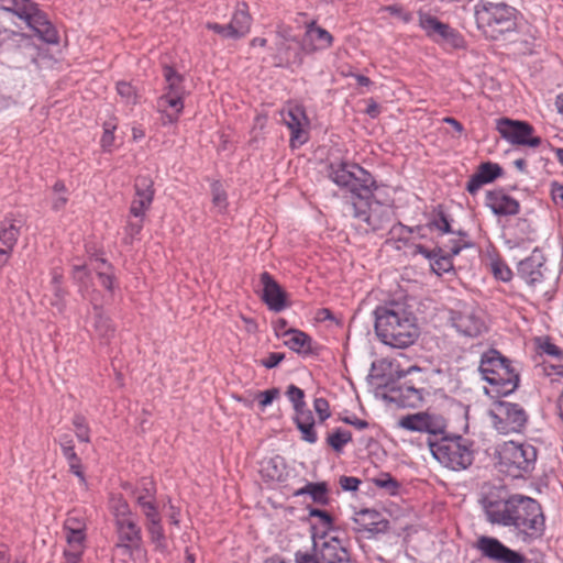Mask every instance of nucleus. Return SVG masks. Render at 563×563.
<instances>
[{"instance_id": "412c9836", "label": "nucleus", "mask_w": 563, "mask_h": 563, "mask_svg": "<svg viewBox=\"0 0 563 563\" xmlns=\"http://www.w3.org/2000/svg\"><path fill=\"white\" fill-rule=\"evenodd\" d=\"M307 48V44L302 40L298 41L296 37L280 42L275 55V65L286 68L301 66L303 64V56L308 55Z\"/></svg>"}, {"instance_id": "338daca9", "label": "nucleus", "mask_w": 563, "mask_h": 563, "mask_svg": "<svg viewBox=\"0 0 563 563\" xmlns=\"http://www.w3.org/2000/svg\"><path fill=\"white\" fill-rule=\"evenodd\" d=\"M286 355L284 353L272 352L268 354L266 358L260 361L261 365L271 369L276 367L279 363L285 360Z\"/></svg>"}, {"instance_id": "4be33fe9", "label": "nucleus", "mask_w": 563, "mask_h": 563, "mask_svg": "<svg viewBox=\"0 0 563 563\" xmlns=\"http://www.w3.org/2000/svg\"><path fill=\"white\" fill-rule=\"evenodd\" d=\"M485 206L498 217H510L520 212L519 201L507 195L504 188L486 191Z\"/></svg>"}, {"instance_id": "864d4df0", "label": "nucleus", "mask_w": 563, "mask_h": 563, "mask_svg": "<svg viewBox=\"0 0 563 563\" xmlns=\"http://www.w3.org/2000/svg\"><path fill=\"white\" fill-rule=\"evenodd\" d=\"M136 505L140 507L141 511L145 518V521L162 517L159 514V510H158V503H157L156 498L154 500H150V501H141V503H137Z\"/></svg>"}, {"instance_id": "9d476101", "label": "nucleus", "mask_w": 563, "mask_h": 563, "mask_svg": "<svg viewBox=\"0 0 563 563\" xmlns=\"http://www.w3.org/2000/svg\"><path fill=\"white\" fill-rule=\"evenodd\" d=\"M0 54L15 68L36 64L40 48L32 36L13 30L0 31Z\"/></svg>"}, {"instance_id": "603ef678", "label": "nucleus", "mask_w": 563, "mask_h": 563, "mask_svg": "<svg viewBox=\"0 0 563 563\" xmlns=\"http://www.w3.org/2000/svg\"><path fill=\"white\" fill-rule=\"evenodd\" d=\"M313 409L318 416V423L320 424L331 417L330 404L323 397L314 398Z\"/></svg>"}, {"instance_id": "cd10ccee", "label": "nucleus", "mask_w": 563, "mask_h": 563, "mask_svg": "<svg viewBox=\"0 0 563 563\" xmlns=\"http://www.w3.org/2000/svg\"><path fill=\"white\" fill-rule=\"evenodd\" d=\"M294 423L301 433V439L310 444L318 441V433L316 431V423L313 413L311 410L303 411L295 415L292 418Z\"/></svg>"}, {"instance_id": "dca6fc26", "label": "nucleus", "mask_w": 563, "mask_h": 563, "mask_svg": "<svg viewBox=\"0 0 563 563\" xmlns=\"http://www.w3.org/2000/svg\"><path fill=\"white\" fill-rule=\"evenodd\" d=\"M475 547L483 558L495 563H523L526 561L523 554L506 547L501 541L494 537H479Z\"/></svg>"}, {"instance_id": "a19ab883", "label": "nucleus", "mask_w": 563, "mask_h": 563, "mask_svg": "<svg viewBox=\"0 0 563 563\" xmlns=\"http://www.w3.org/2000/svg\"><path fill=\"white\" fill-rule=\"evenodd\" d=\"M352 433L347 430L336 428L327 437V444L336 453H341L344 446L352 442Z\"/></svg>"}, {"instance_id": "f8f14e48", "label": "nucleus", "mask_w": 563, "mask_h": 563, "mask_svg": "<svg viewBox=\"0 0 563 563\" xmlns=\"http://www.w3.org/2000/svg\"><path fill=\"white\" fill-rule=\"evenodd\" d=\"M489 417L494 428L503 434L520 433L528 423L525 408L507 400L495 401L489 410Z\"/></svg>"}, {"instance_id": "c756f323", "label": "nucleus", "mask_w": 563, "mask_h": 563, "mask_svg": "<svg viewBox=\"0 0 563 563\" xmlns=\"http://www.w3.org/2000/svg\"><path fill=\"white\" fill-rule=\"evenodd\" d=\"M309 517L318 519V523L311 525V537L324 531L327 533L338 534V529L334 527V519L327 510L310 507Z\"/></svg>"}, {"instance_id": "58836bf2", "label": "nucleus", "mask_w": 563, "mask_h": 563, "mask_svg": "<svg viewBox=\"0 0 563 563\" xmlns=\"http://www.w3.org/2000/svg\"><path fill=\"white\" fill-rule=\"evenodd\" d=\"M452 218L448 214L442 206H438L427 223L430 230H437L441 234L453 233L451 228Z\"/></svg>"}, {"instance_id": "0e129e2a", "label": "nucleus", "mask_w": 563, "mask_h": 563, "mask_svg": "<svg viewBox=\"0 0 563 563\" xmlns=\"http://www.w3.org/2000/svg\"><path fill=\"white\" fill-rule=\"evenodd\" d=\"M474 246V243L471 242L470 240H463V239H459V240H450V244L448 245V249L449 251H446V253L449 255H451L452 257H454L455 255L460 254V252L463 250V249H471Z\"/></svg>"}, {"instance_id": "39448f33", "label": "nucleus", "mask_w": 563, "mask_h": 563, "mask_svg": "<svg viewBox=\"0 0 563 563\" xmlns=\"http://www.w3.org/2000/svg\"><path fill=\"white\" fill-rule=\"evenodd\" d=\"M479 374L489 384L486 395L492 397L508 396L519 385V373L512 366V361L496 349L485 351L479 361Z\"/></svg>"}, {"instance_id": "72a5a7b5", "label": "nucleus", "mask_w": 563, "mask_h": 563, "mask_svg": "<svg viewBox=\"0 0 563 563\" xmlns=\"http://www.w3.org/2000/svg\"><path fill=\"white\" fill-rule=\"evenodd\" d=\"M431 41L439 45H449L451 48L455 49L464 47L465 44L463 35L448 23L443 25L435 38Z\"/></svg>"}, {"instance_id": "ea45409f", "label": "nucleus", "mask_w": 563, "mask_h": 563, "mask_svg": "<svg viewBox=\"0 0 563 563\" xmlns=\"http://www.w3.org/2000/svg\"><path fill=\"white\" fill-rule=\"evenodd\" d=\"M419 26L423 30L426 36L430 40L435 38L437 34L441 31L444 22L440 21L437 16L431 15L422 10L418 11Z\"/></svg>"}, {"instance_id": "a18cd8bd", "label": "nucleus", "mask_w": 563, "mask_h": 563, "mask_svg": "<svg viewBox=\"0 0 563 563\" xmlns=\"http://www.w3.org/2000/svg\"><path fill=\"white\" fill-rule=\"evenodd\" d=\"M452 256L441 247V253L431 260V268L437 275H442L453 269Z\"/></svg>"}, {"instance_id": "2eb2a0df", "label": "nucleus", "mask_w": 563, "mask_h": 563, "mask_svg": "<svg viewBox=\"0 0 563 563\" xmlns=\"http://www.w3.org/2000/svg\"><path fill=\"white\" fill-rule=\"evenodd\" d=\"M496 130L503 139L515 145L538 147L542 143L540 136H533L534 128L526 121L500 118Z\"/></svg>"}, {"instance_id": "79ce46f5", "label": "nucleus", "mask_w": 563, "mask_h": 563, "mask_svg": "<svg viewBox=\"0 0 563 563\" xmlns=\"http://www.w3.org/2000/svg\"><path fill=\"white\" fill-rule=\"evenodd\" d=\"M286 396L292 404L295 415L310 410L305 401V391L296 385L291 384L287 387Z\"/></svg>"}, {"instance_id": "09e8293b", "label": "nucleus", "mask_w": 563, "mask_h": 563, "mask_svg": "<svg viewBox=\"0 0 563 563\" xmlns=\"http://www.w3.org/2000/svg\"><path fill=\"white\" fill-rule=\"evenodd\" d=\"M211 194L213 206L217 207L220 211L225 210L228 207V196L219 180H216L211 184Z\"/></svg>"}, {"instance_id": "e433bc0d", "label": "nucleus", "mask_w": 563, "mask_h": 563, "mask_svg": "<svg viewBox=\"0 0 563 563\" xmlns=\"http://www.w3.org/2000/svg\"><path fill=\"white\" fill-rule=\"evenodd\" d=\"M285 459L280 455H275L267 459L263 464V471L266 476L272 481L283 482L287 476Z\"/></svg>"}, {"instance_id": "c9c22d12", "label": "nucleus", "mask_w": 563, "mask_h": 563, "mask_svg": "<svg viewBox=\"0 0 563 563\" xmlns=\"http://www.w3.org/2000/svg\"><path fill=\"white\" fill-rule=\"evenodd\" d=\"M109 508L114 517V523L134 518L131 507L121 494H111L109 498Z\"/></svg>"}, {"instance_id": "e2e57ef3", "label": "nucleus", "mask_w": 563, "mask_h": 563, "mask_svg": "<svg viewBox=\"0 0 563 563\" xmlns=\"http://www.w3.org/2000/svg\"><path fill=\"white\" fill-rule=\"evenodd\" d=\"M383 10L388 12L390 15L400 19L404 23H409L412 20V13L405 11L402 7L398 4L386 5Z\"/></svg>"}, {"instance_id": "5701e85b", "label": "nucleus", "mask_w": 563, "mask_h": 563, "mask_svg": "<svg viewBox=\"0 0 563 563\" xmlns=\"http://www.w3.org/2000/svg\"><path fill=\"white\" fill-rule=\"evenodd\" d=\"M285 125L290 131L289 145L291 148H298L308 141V131L302 126V120H307L302 107H294L282 113Z\"/></svg>"}, {"instance_id": "6e6d98bb", "label": "nucleus", "mask_w": 563, "mask_h": 563, "mask_svg": "<svg viewBox=\"0 0 563 563\" xmlns=\"http://www.w3.org/2000/svg\"><path fill=\"white\" fill-rule=\"evenodd\" d=\"M206 27L208 30L221 35L223 38L239 40V37H236V34L234 33L233 27L230 23L219 24L216 22H207Z\"/></svg>"}, {"instance_id": "423d86ee", "label": "nucleus", "mask_w": 563, "mask_h": 563, "mask_svg": "<svg viewBox=\"0 0 563 563\" xmlns=\"http://www.w3.org/2000/svg\"><path fill=\"white\" fill-rule=\"evenodd\" d=\"M312 547L295 553V563H352L349 541L339 534L318 533L312 536Z\"/></svg>"}, {"instance_id": "a211bd4d", "label": "nucleus", "mask_w": 563, "mask_h": 563, "mask_svg": "<svg viewBox=\"0 0 563 563\" xmlns=\"http://www.w3.org/2000/svg\"><path fill=\"white\" fill-rule=\"evenodd\" d=\"M547 258L541 250L536 247L529 256L517 264V275L530 287L537 288L544 282Z\"/></svg>"}, {"instance_id": "69168bd1", "label": "nucleus", "mask_w": 563, "mask_h": 563, "mask_svg": "<svg viewBox=\"0 0 563 563\" xmlns=\"http://www.w3.org/2000/svg\"><path fill=\"white\" fill-rule=\"evenodd\" d=\"M57 441H58V443L60 445L62 453H63L64 457L73 455V454H76L74 441H73V438H71V435L69 433L60 434L58 437Z\"/></svg>"}, {"instance_id": "774afa93", "label": "nucleus", "mask_w": 563, "mask_h": 563, "mask_svg": "<svg viewBox=\"0 0 563 563\" xmlns=\"http://www.w3.org/2000/svg\"><path fill=\"white\" fill-rule=\"evenodd\" d=\"M550 187V194L553 202L563 207V184L554 180L551 183Z\"/></svg>"}, {"instance_id": "6ab92c4d", "label": "nucleus", "mask_w": 563, "mask_h": 563, "mask_svg": "<svg viewBox=\"0 0 563 563\" xmlns=\"http://www.w3.org/2000/svg\"><path fill=\"white\" fill-rule=\"evenodd\" d=\"M134 197L130 206V214L144 219L150 210L155 195L154 181L150 176L140 175L134 183Z\"/></svg>"}, {"instance_id": "f3484780", "label": "nucleus", "mask_w": 563, "mask_h": 563, "mask_svg": "<svg viewBox=\"0 0 563 563\" xmlns=\"http://www.w3.org/2000/svg\"><path fill=\"white\" fill-rule=\"evenodd\" d=\"M449 320L459 333L468 338H476L486 329L484 320L472 306L451 309Z\"/></svg>"}, {"instance_id": "4d7b16f0", "label": "nucleus", "mask_w": 563, "mask_h": 563, "mask_svg": "<svg viewBox=\"0 0 563 563\" xmlns=\"http://www.w3.org/2000/svg\"><path fill=\"white\" fill-rule=\"evenodd\" d=\"M95 271L97 273L101 286L108 291H113L115 283L114 271H104L101 269L100 267H95Z\"/></svg>"}, {"instance_id": "7ed1b4c3", "label": "nucleus", "mask_w": 563, "mask_h": 563, "mask_svg": "<svg viewBox=\"0 0 563 563\" xmlns=\"http://www.w3.org/2000/svg\"><path fill=\"white\" fill-rule=\"evenodd\" d=\"M399 427L408 431L428 433L427 444L432 456L452 471L468 468L474 461V443L462 435H448L446 420L440 415L417 412L399 419Z\"/></svg>"}, {"instance_id": "aec40b11", "label": "nucleus", "mask_w": 563, "mask_h": 563, "mask_svg": "<svg viewBox=\"0 0 563 563\" xmlns=\"http://www.w3.org/2000/svg\"><path fill=\"white\" fill-rule=\"evenodd\" d=\"M260 280L263 286L262 300L271 311L280 312L285 310L289 303L287 302V292L268 273L263 272L260 275Z\"/></svg>"}, {"instance_id": "8fccbe9b", "label": "nucleus", "mask_w": 563, "mask_h": 563, "mask_svg": "<svg viewBox=\"0 0 563 563\" xmlns=\"http://www.w3.org/2000/svg\"><path fill=\"white\" fill-rule=\"evenodd\" d=\"M73 426L76 429V437L80 442H90V428L82 415L77 413L74 416Z\"/></svg>"}, {"instance_id": "b1692460", "label": "nucleus", "mask_w": 563, "mask_h": 563, "mask_svg": "<svg viewBox=\"0 0 563 563\" xmlns=\"http://www.w3.org/2000/svg\"><path fill=\"white\" fill-rule=\"evenodd\" d=\"M503 173L504 169L497 163H482L478 165L476 172L470 177L465 189L474 196L484 185L493 183L495 179L500 177Z\"/></svg>"}, {"instance_id": "5fc2aeb1", "label": "nucleus", "mask_w": 563, "mask_h": 563, "mask_svg": "<svg viewBox=\"0 0 563 563\" xmlns=\"http://www.w3.org/2000/svg\"><path fill=\"white\" fill-rule=\"evenodd\" d=\"M117 125L111 122H104L103 134L100 140V144L103 151L110 152L114 143V131Z\"/></svg>"}, {"instance_id": "052dcab7", "label": "nucleus", "mask_w": 563, "mask_h": 563, "mask_svg": "<svg viewBox=\"0 0 563 563\" xmlns=\"http://www.w3.org/2000/svg\"><path fill=\"white\" fill-rule=\"evenodd\" d=\"M65 459L67 460L69 471L79 478L81 484H86V477L82 472L81 460L77 455V453L69 456H65Z\"/></svg>"}, {"instance_id": "4468645a", "label": "nucleus", "mask_w": 563, "mask_h": 563, "mask_svg": "<svg viewBox=\"0 0 563 563\" xmlns=\"http://www.w3.org/2000/svg\"><path fill=\"white\" fill-rule=\"evenodd\" d=\"M117 542L114 550L135 560V555L144 553L142 529L135 518L114 523Z\"/></svg>"}, {"instance_id": "1a4fd4ad", "label": "nucleus", "mask_w": 563, "mask_h": 563, "mask_svg": "<svg viewBox=\"0 0 563 563\" xmlns=\"http://www.w3.org/2000/svg\"><path fill=\"white\" fill-rule=\"evenodd\" d=\"M537 449L529 443L505 442L498 450L499 471L514 478H523L536 468Z\"/></svg>"}, {"instance_id": "4c0bfd02", "label": "nucleus", "mask_w": 563, "mask_h": 563, "mask_svg": "<svg viewBox=\"0 0 563 563\" xmlns=\"http://www.w3.org/2000/svg\"><path fill=\"white\" fill-rule=\"evenodd\" d=\"M163 76L166 81V93L183 95L186 96V89L184 86V76L176 71L172 66H164Z\"/></svg>"}, {"instance_id": "9b49d317", "label": "nucleus", "mask_w": 563, "mask_h": 563, "mask_svg": "<svg viewBox=\"0 0 563 563\" xmlns=\"http://www.w3.org/2000/svg\"><path fill=\"white\" fill-rule=\"evenodd\" d=\"M421 373L422 371L418 366H410L407 371L397 372L398 382L387 385L389 401L404 408L419 407L423 401L424 388L418 385L423 384L424 379L419 377L415 380L412 378L406 379V377L412 374L421 375Z\"/></svg>"}, {"instance_id": "f257e3e1", "label": "nucleus", "mask_w": 563, "mask_h": 563, "mask_svg": "<svg viewBox=\"0 0 563 563\" xmlns=\"http://www.w3.org/2000/svg\"><path fill=\"white\" fill-rule=\"evenodd\" d=\"M327 173L331 181L357 199L352 203V216L355 219L365 222L373 232L384 230L390 223L391 210L379 201L369 202L378 188L369 172L357 163L339 159L329 163Z\"/></svg>"}, {"instance_id": "c03bdc74", "label": "nucleus", "mask_w": 563, "mask_h": 563, "mask_svg": "<svg viewBox=\"0 0 563 563\" xmlns=\"http://www.w3.org/2000/svg\"><path fill=\"white\" fill-rule=\"evenodd\" d=\"M372 482L376 487L385 489L391 496L399 493L400 484L389 473H382L373 478Z\"/></svg>"}, {"instance_id": "2f4dec72", "label": "nucleus", "mask_w": 563, "mask_h": 563, "mask_svg": "<svg viewBox=\"0 0 563 563\" xmlns=\"http://www.w3.org/2000/svg\"><path fill=\"white\" fill-rule=\"evenodd\" d=\"M251 23L252 18L249 13L247 5L242 3L236 8L230 21L236 37H244L250 32Z\"/></svg>"}, {"instance_id": "13d9d810", "label": "nucleus", "mask_w": 563, "mask_h": 563, "mask_svg": "<svg viewBox=\"0 0 563 563\" xmlns=\"http://www.w3.org/2000/svg\"><path fill=\"white\" fill-rule=\"evenodd\" d=\"M280 395L279 388L273 387L266 389L264 391H260L256 396L258 399V405L261 409H265L267 406L272 405V402L277 399Z\"/></svg>"}, {"instance_id": "473e14b6", "label": "nucleus", "mask_w": 563, "mask_h": 563, "mask_svg": "<svg viewBox=\"0 0 563 563\" xmlns=\"http://www.w3.org/2000/svg\"><path fill=\"white\" fill-rule=\"evenodd\" d=\"M123 488H131V494L135 498V504L141 501L154 500L156 498V484L151 478H142L140 485L136 487H132L130 484L125 483L123 485Z\"/></svg>"}, {"instance_id": "bf43d9fd", "label": "nucleus", "mask_w": 563, "mask_h": 563, "mask_svg": "<svg viewBox=\"0 0 563 563\" xmlns=\"http://www.w3.org/2000/svg\"><path fill=\"white\" fill-rule=\"evenodd\" d=\"M66 540L71 549H82L86 540L85 530H68L66 531Z\"/></svg>"}, {"instance_id": "0eeeda50", "label": "nucleus", "mask_w": 563, "mask_h": 563, "mask_svg": "<svg viewBox=\"0 0 563 563\" xmlns=\"http://www.w3.org/2000/svg\"><path fill=\"white\" fill-rule=\"evenodd\" d=\"M517 11L506 3L484 2L476 5L475 18L479 30L490 40L498 41L517 30Z\"/></svg>"}, {"instance_id": "49530a36", "label": "nucleus", "mask_w": 563, "mask_h": 563, "mask_svg": "<svg viewBox=\"0 0 563 563\" xmlns=\"http://www.w3.org/2000/svg\"><path fill=\"white\" fill-rule=\"evenodd\" d=\"M490 268L496 279L501 280L504 283L511 280L514 273L510 269V267L506 264V262L503 261L501 258L496 257L492 260Z\"/></svg>"}, {"instance_id": "bb28decb", "label": "nucleus", "mask_w": 563, "mask_h": 563, "mask_svg": "<svg viewBox=\"0 0 563 563\" xmlns=\"http://www.w3.org/2000/svg\"><path fill=\"white\" fill-rule=\"evenodd\" d=\"M283 336H289L285 345L299 355L308 356L316 354L312 349V339L306 332L290 328L283 332Z\"/></svg>"}, {"instance_id": "37998d69", "label": "nucleus", "mask_w": 563, "mask_h": 563, "mask_svg": "<svg viewBox=\"0 0 563 563\" xmlns=\"http://www.w3.org/2000/svg\"><path fill=\"white\" fill-rule=\"evenodd\" d=\"M145 527L148 532L151 541L155 543L157 547H163L166 537L162 525V517L145 521Z\"/></svg>"}, {"instance_id": "de8ad7c7", "label": "nucleus", "mask_w": 563, "mask_h": 563, "mask_svg": "<svg viewBox=\"0 0 563 563\" xmlns=\"http://www.w3.org/2000/svg\"><path fill=\"white\" fill-rule=\"evenodd\" d=\"M184 99L183 95H173V93H164L159 97L157 104L159 109L172 108L177 113H181L184 110Z\"/></svg>"}, {"instance_id": "6e6552de", "label": "nucleus", "mask_w": 563, "mask_h": 563, "mask_svg": "<svg viewBox=\"0 0 563 563\" xmlns=\"http://www.w3.org/2000/svg\"><path fill=\"white\" fill-rule=\"evenodd\" d=\"M0 10L10 12L24 21L40 40L58 44L59 35L47 14L32 0H0Z\"/></svg>"}, {"instance_id": "20e7f679", "label": "nucleus", "mask_w": 563, "mask_h": 563, "mask_svg": "<svg viewBox=\"0 0 563 563\" xmlns=\"http://www.w3.org/2000/svg\"><path fill=\"white\" fill-rule=\"evenodd\" d=\"M374 330L379 341L395 349H406L419 336L417 318L402 301L391 300L373 311Z\"/></svg>"}, {"instance_id": "f03ea898", "label": "nucleus", "mask_w": 563, "mask_h": 563, "mask_svg": "<svg viewBox=\"0 0 563 563\" xmlns=\"http://www.w3.org/2000/svg\"><path fill=\"white\" fill-rule=\"evenodd\" d=\"M483 506L490 523L512 528L517 539L525 543H531L544 533L541 505L531 497L496 490L485 496Z\"/></svg>"}, {"instance_id": "a878e982", "label": "nucleus", "mask_w": 563, "mask_h": 563, "mask_svg": "<svg viewBox=\"0 0 563 563\" xmlns=\"http://www.w3.org/2000/svg\"><path fill=\"white\" fill-rule=\"evenodd\" d=\"M19 236L20 227L13 221L4 219L0 229V267L8 264Z\"/></svg>"}, {"instance_id": "ddd939ff", "label": "nucleus", "mask_w": 563, "mask_h": 563, "mask_svg": "<svg viewBox=\"0 0 563 563\" xmlns=\"http://www.w3.org/2000/svg\"><path fill=\"white\" fill-rule=\"evenodd\" d=\"M352 530L357 539H375L390 530V521L376 509L364 508L352 517Z\"/></svg>"}, {"instance_id": "c85d7f7f", "label": "nucleus", "mask_w": 563, "mask_h": 563, "mask_svg": "<svg viewBox=\"0 0 563 563\" xmlns=\"http://www.w3.org/2000/svg\"><path fill=\"white\" fill-rule=\"evenodd\" d=\"M294 495H309L314 503L321 506H327L330 503L329 486L325 482H308L303 487L296 490Z\"/></svg>"}, {"instance_id": "7c9ffc66", "label": "nucleus", "mask_w": 563, "mask_h": 563, "mask_svg": "<svg viewBox=\"0 0 563 563\" xmlns=\"http://www.w3.org/2000/svg\"><path fill=\"white\" fill-rule=\"evenodd\" d=\"M93 329L98 336L102 340L109 341L114 335L115 328L110 317L106 316L103 309L93 305Z\"/></svg>"}, {"instance_id": "680f3d73", "label": "nucleus", "mask_w": 563, "mask_h": 563, "mask_svg": "<svg viewBox=\"0 0 563 563\" xmlns=\"http://www.w3.org/2000/svg\"><path fill=\"white\" fill-rule=\"evenodd\" d=\"M539 346L547 355L553 356L559 361L563 360V350L554 344L549 338H545Z\"/></svg>"}, {"instance_id": "f704fd0d", "label": "nucleus", "mask_w": 563, "mask_h": 563, "mask_svg": "<svg viewBox=\"0 0 563 563\" xmlns=\"http://www.w3.org/2000/svg\"><path fill=\"white\" fill-rule=\"evenodd\" d=\"M431 41L439 45H449L451 48L455 49L464 47L465 44L463 35L448 23L443 25L435 38Z\"/></svg>"}, {"instance_id": "3c124183", "label": "nucleus", "mask_w": 563, "mask_h": 563, "mask_svg": "<svg viewBox=\"0 0 563 563\" xmlns=\"http://www.w3.org/2000/svg\"><path fill=\"white\" fill-rule=\"evenodd\" d=\"M117 91L123 101L128 104H135L137 101V93L135 88L128 81H119L117 84Z\"/></svg>"}, {"instance_id": "393cba45", "label": "nucleus", "mask_w": 563, "mask_h": 563, "mask_svg": "<svg viewBox=\"0 0 563 563\" xmlns=\"http://www.w3.org/2000/svg\"><path fill=\"white\" fill-rule=\"evenodd\" d=\"M302 41L307 44V54L317 51H325L333 45V36L323 27L317 25L316 21L306 24V32Z\"/></svg>"}]
</instances>
